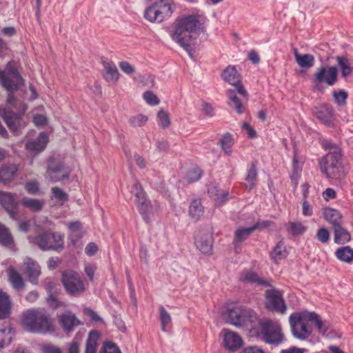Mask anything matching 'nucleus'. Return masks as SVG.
<instances>
[{
    "label": "nucleus",
    "mask_w": 353,
    "mask_h": 353,
    "mask_svg": "<svg viewBox=\"0 0 353 353\" xmlns=\"http://www.w3.org/2000/svg\"><path fill=\"white\" fill-rule=\"evenodd\" d=\"M8 272L9 281L12 288L17 291L22 290L25 287V283L20 274L12 268H9Z\"/></svg>",
    "instance_id": "obj_32"
},
{
    "label": "nucleus",
    "mask_w": 353,
    "mask_h": 353,
    "mask_svg": "<svg viewBox=\"0 0 353 353\" xmlns=\"http://www.w3.org/2000/svg\"><path fill=\"white\" fill-rule=\"evenodd\" d=\"M42 353H61V350L59 347L51 343L43 344L41 346Z\"/></svg>",
    "instance_id": "obj_57"
},
{
    "label": "nucleus",
    "mask_w": 353,
    "mask_h": 353,
    "mask_svg": "<svg viewBox=\"0 0 353 353\" xmlns=\"http://www.w3.org/2000/svg\"><path fill=\"white\" fill-rule=\"evenodd\" d=\"M338 81V69L336 66H321L316 69L312 79V83H323L333 86Z\"/></svg>",
    "instance_id": "obj_15"
},
{
    "label": "nucleus",
    "mask_w": 353,
    "mask_h": 353,
    "mask_svg": "<svg viewBox=\"0 0 353 353\" xmlns=\"http://www.w3.org/2000/svg\"><path fill=\"white\" fill-rule=\"evenodd\" d=\"M229 322L236 327H243L252 333V328L256 327L259 319L256 313L250 308L236 307L229 311Z\"/></svg>",
    "instance_id": "obj_6"
},
{
    "label": "nucleus",
    "mask_w": 353,
    "mask_h": 353,
    "mask_svg": "<svg viewBox=\"0 0 353 353\" xmlns=\"http://www.w3.org/2000/svg\"><path fill=\"white\" fill-rule=\"evenodd\" d=\"M288 230L293 236H296L303 234L305 231V228L300 222H290Z\"/></svg>",
    "instance_id": "obj_47"
},
{
    "label": "nucleus",
    "mask_w": 353,
    "mask_h": 353,
    "mask_svg": "<svg viewBox=\"0 0 353 353\" xmlns=\"http://www.w3.org/2000/svg\"><path fill=\"white\" fill-rule=\"evenodd\" d=\"M341 154H327L319 160V168L327 178L341 179L345 176L344 168L341 162Z\"/></svg>",
    "instance_id": "obj_7"
},
{
    "label": "nucleus",
    "mask_w": 353,
    "mask_h": 353,
    "mask_svg": "<svg viewBox=\"0 0 353 353\" xmlns=\"http://www.w3.org/2000/svg\"><path fill=\"white\" fill-rule=\"evenodd\" d=\"M61 281L67 293L72 296H79L85 291V286L81 277L74 270L64 271Z\"/></svg>",
    "instance_id": "obj_12"
},
{
    "label": "nucleus",
    "mask_w": 353,
    "mask_h": 353,
    "mask_svg": "<svg viewBox=\"0 0 353 353\" xmlns=\"http://www.w3.org/2000/svg\"><path fill=\"white\" fill-rule=\"evenodd\" d=\"M229 192L228 191L221 190L217 197H215V203L217 205H221L224 204L229 198Z\"/></svg>",
    "instance_id": "obj_58"
},
{
    "label": "nucleus",
    "mask_w": 353,
    "mask_h": 353,
    "mask_svg": "<svg viewBox=\"0 0 353 353\" xmlns=\"http://www.w3.org/2000/svg\"><path fill=\"white\" fill-rule=\"evenodd\" d=\"M100 353H121L119 347L113 342H105Z\"/></svg>",
    "instance_id": "obj_52"
},
{
    "label": "nucleus",
    "mask_w": 353,
    "mask_h": 353,
    "mask_svg": "<svg viewBox=\"0 0 353 353\" xmlns=\"http://www.w3.org/2000/svg\"><path fill=\"white\" fill-rule=\"evenodd\" d=\"M160 321L161 330L166 331V325L171 323L172 319L170 314L165 310L163 306L159 307Z\"/></svg>",
    "instance_id": "obj_45"
},
{
    "label": "nucleus",
    "mask_w": 353,
    "mask_h": 353,
    "mask_svg": "<svg viewBox=\"0 0 353 353\" xmlns=\"http://www.w3.org/2000/svg\"><path fill=\"white\" fill-rule=\"evenodd\" d=\"M222 78L224 81L233 85L238 93L244 97L248 96L246 90L244 89L242 83L239 79V74L233 65H228L222 72Z\"/></svg>",
    "instance_id": "obj_16"
},
{
    "label": "nucleus",
    "mask_w": 353,
    "mask_h": 353,
    "mask_svg": "<svg viewBox=\"0 0 353 353\" xmlns=\"http://www.w3.org/2000/svg\"><path fill=\"white\" fill-rule=\"evenodd\" d=\"M21 323L24 329L32 333L52 332L54 326L49 314L44 309L28 310L23 313Z\"/></svg>",
    "instance_id": "obj_3"
},
{
    "label": "nucleus",
    "mask_w": 353,
    "mask_h": 353,
    "mask_svg": "<svg viewBox=\"0 0 353 353\" xmlns=\"http://www.w3.org/2000/svg\"><path fill=\"white\" fill-rule=\"evenodd\" d=\"M294 54L296 63L302 68L308 69L314 64V57L310 54H301L296 48L294 49Z\"/></svg>",
    "instance_id": "obj_29"
},
{
    "label": "nucleus",
    "mask_w": 353,
    "mask_h": 353,
    "mask_svg": "<svg viewBox=\"0 0 353 353\" xmlns=\"http://www.w3.org/2000/svg\"><path fill=\"white\" fill-rule=\"evenodd\" d=\"M0 203L3 208L10 214L12 219H14L18 213V202L16 201L15 194L10 192L0 191Z\"/></svg>",
    "instance_id": "obj_18"
},
{
    "label": "nucleus",
    "mask_w": 353,
    "mask_h": 353,
    "mask_svg": "<svg viewBox=\"0 0 353 353\" xmlns=\"http://www.w3.org/2000/svg\"><path fill=\"white\" fill-rule=\"evenodd\" d=\"M21 203L26 208L31 210L34 212H38L41 210L44 202L43 200L36 199H30L28 197H24L21 200Z\"/></svg>",
    "instance_id": "obj_40"
},
{
    "label": "nucleus",
    "mask_w": 353,
    "mask_h": 353,
    "mask_svg": "<svg viewBox=\"0 0 353 353\" xmlns=\"http://www.w3.org/2000/svg\"><path fill=\"white\" fill-rule=\"evenodd\" d=\"M316 238L322 243H327L330 239V232L326 228H321L316 232Z\"/></svg>",
    "instance_id": "obj_53"
},
{
    "label": "nucleus",
    "mask_w": 353,
    "mask_h": 353,
    "mask_svg": "<svg viewBox=\"0 0 353 353\" xmlns=\"http://www.w3.org/2000/svg\"><path fill=\"white\" fill-rule=\"evenodd\" d=\"M237 92H238L236 89L228 90V97L230 100V101L228 102V105L231 108L234 110L236 113H238L239 114H241L245 111V107L243 106L240 99L237 97Z\"/></svg>",
    "instance_id": "obj_28"
},
{
    "label": "nucleus",
    "mask_w": 353,
    "mask_h": 353,
    "mask_svg": "<svg viewBox=\"0 0 353 353\" xmlns=\"http://www.w3.org/2000/svg\"><path fill=\"white\" fill-rule=\"evenodd\" d=\"M245 180L246 181L245 187L250 191L254 188L257 180V170L254 163L252 162L250 165Z\"/></svg>",
    "instance_id": "obj_33"
},
{
    "label": "nucleus",
    "mask_w": 353,
    "mask_h": 353,
    "mask_svg": "<svg viewBox=\"0 0 353 353\" xmlns=\"http://www.w3.org/2000/svg\"><path fill=\"white\" fill-rule=\"evenodd\" d=\"M48 142L47 134L45 132H41L35 140L28 141L26 148L30 151L41 152L46 148Z\"/></svg>",
    "instance_id": "obj_25"
},
{
    "label": "nucleus",
    "mask_w": 353,
    "mask_h": 353,
    "mask_svg": "<svg viewBox=\"0 0 353 353\" xmlns=\"http://www.w3.org/2000/svg\"><path fill=\"white\" fill-rule=\"evenodd\" d=\"M99 336V332L97 330L90 332L86 340L85 353H96L97 341Z\"/></svg>",
    "instance_id": "obj_37"
},
{
    "label": "nucleus",
    "mask_w": 353,
    "mask_h": 353,
    "mask_svg": "<svg viewBox=\"0 0 353 353\" xmlns=\"http://www.w3.org/2000/svg\"><path fill=\"white\" fill-rule=\"evenodd\" d=\"M143 97L146 103L150 105H157L159 103V100L157 95L150 91L145 92Z\"/></svg>",
    "instance_id": "obj_54"
},
{
    "label": "nucleus",
    "mask_w": 353,
    "mask_h": 353,
    "mask_svg": "<svg viewBox=\"0 0 353 353\" xmlns=\"http://www.w3.org/2000/svg\"><path fill=\"white\" fill-rule=\"evenodd\" d=\"M302 212L305 216H311L313 214L312 208L307 200L303 202Z\"/></svg>",
    "instance_id": "obj_60"
},
{
    "label": "nucleus",
    "mask_w": 353,
    "mask_h": 353,
    "mask_svg": "<svg viewBox=\"0 0 353 353\" xmlns=\"http://www.w3.org/2000/svg\"><path fill=\"white\" fill-rule=\"evenodd\" d=\"M71 169L65 166L60 161H50L46 173V177L52 182H59L70 177Z\"/></svg>",
    "instance_id": "obj_14"
},
{
    "label": "nucleus",
    "mask_w": 353,
    "mask_h": 353,
    "mask_svg": "<svg viewBox=\"0 0 353 353\" xmlns=\"http://www.w3.org/2000/svg\"><path fill=\"white\" fill-rule=\"evenodd\" d=\"M321 144L323 148L328 151L327 154H341V150L339 146L330 139H323Z\"/></svg>",
    "instance_id": "obj_44"
},
{
    "label": "nucleus",
    "mask_w": 353,
    "mask_h": 353,
    "mask_svg": "<svg viewBox=\"0 0 353 353\" xmlns=\"http://www.w3.org/2000/svg\"><path fill=\"white\" fill-rule=\"evenodd\" d=\"M173 11L174 6L169 0H160L145 9L144 17L151 22L161 23L170 18Z\"/></svg>",
    "instance_id": "obj_8"
},
{
    "label": "nucleus",
    "mask_w": 353,
    "mask_h": 353,
    "mask_svg": "<svg viewBox=\"0 0 353 353\" xmlns=\"http://www.w3.org/2000/svg\"><path fill=\"white\" fill-rule=\"evenodd\" d=\"M233 143L232 136L229 132L224 134L222 139L219 141V144L222 150L228 155L231 153L230 148L233 145Z\"/></svg>",
    "instance_id": "obj_43"
},
{
    "label": "nucleus",
    "mask_w": 353,
    "mask_h": 353,
    "mask_svg": "<svg viewBox=\"0 0 353 353\" xmlns=\"http://www.w3.org/2000/svg\"><path fill=\"white\" fill-rule=\"evenodd\" d=\"M203 175V171L198 167L193 168L189 170L186 174V179L188 183L196 181L201 179Z\"/></svg>",
    "instance_id": "obj_46"
},
{
    "label": "nucleus",
    "mask_w": 353,
    "mask_h": 353,
    "mask_svg": "<svg viewBox=\"0 0 353 353\" xmlns=\"http://www.w3.org/2000/svg\"><path fill=\"white\" fill-rule=\"evenodd\" d=\"M307 321L314 322L318 332L323 335L329 336L330 334V324L321 321L315 312H294L289 317L292 332L294 337L304 340L311 334L312 331L309 329Z\"/></svg>",
    "instance_id": "obj_1"
},
{
    "label": "nucleus",
    "mask_w": 353,
    "mask_h": 353,
    "mask_svg": "<svg viewBox=\"0 0 353 353\" xmlns=\"http://www.w3.org/2000/svg\"><path fill=\"white\" fill-rule=\"evenodd\" d=\"M287 250L286 248L284 245L283 241H279L276 245L274 248V249L270 252V256L272 259H273L275 262H278L279 261L284 259L287 256Z\"/></svg>",
    "instance_id": "obj_38"
},
{
    "label": "nucleus",
    "mask_w": 353,
    "mask_h": 353,
    "mask_svg": "<svg viewBox=\"0 0 353 353\" xmlns=\"http://www.w3.org/2000/svg\"><path fill=\"white\" fill-rule=\"evenodd\" d=\"M97 251H98L97 245H96V243H92V242L89 243L85 248V252L86 254L90 256H94L97 253Z\"/></svg>",
    "instance_id": "obj_61"
},
{
    "label": "nucleus",
    "mask_w": 353,
    "mask_h": 353,
    "mask_svg": "<svg viewBox=\"0 0 353 353\" xmlns=\"http://www.w3.org/2000/svg\"><path fill=\"white\" fill-rule=\"evenodd\" d=\"M85 314L87 316H88L93 321H95V322L102 321V319L97 314V312L90 308H85Z\"/></svg>",
    "instance_id": "obj_64"
},
{
    "label": "nucleus",
    "mask_w": 353,
    "mask_h": 353,
    "mask_svg": "<svg viewBox=\"0 0 353 353\" xmlns=\"http://www.w3.org/2000/svg\"><path fill=\"white\" fill-rule=\"evenodd\" d=\"M195 244L203 254H210L212 250V236L208 232L196 234Z\"/></svg>",
    "instance_id": "obj_20"
},
{
    "label": "nucleus",
    "mask_w": 353,
    "mask_h": 353,
    "mask_svg": "<svg viewBox=\"0 0 353 353\" xmlns=\"http://www.w3.org/2000/svg\"><path fill=\"white\" fill-rule=\"evenodd\" d=\"M223 341L225 347L230 351H236L243 345V340L236 333L224 330Z\"/></svg>",
    "instance_id": "obj_22"
},
{
    "label": "nucleus",
    "mask_w": 353,
    "mask_h": 353,
    "mask_svg": "<svg viewBox=\"0 0 353 353\" xmlns=\"http://www.w3.org/2000/svg\"><path fill=\"white\" fill-rule=\"evenodd\" d=\"M335 255L341 261L351 263L353 261V249L349 246L340 248L336 250Z\"/></svg>",
    "instance_id": "obj_39"
},
{
    "label": "nucleus",
    "mask_w": 353,
    "mask_h": 353,
    "mask_svg": "<svg viewBox=\"0 0 353 353\" xmlns=\"http://www.w3.org/2000/svg\"><path fill=\"white\" fill-rule=\"evenodd\" d=\"M333 230L334 232V242L336 243L344 244L350 240V234L341 226V224L333 228Z\"/></svg>",
    "instance_id": "obj_36"
},
{
    "label": "nucleus",
    "mask_w": 353,
    "mask_h": 353,
    "mask_svg": "<svg viewBox=\"0 0 353 353\" xmlns=\"http://www.w3.org/2000/svg\"><path fill=\"white\" fill-rule=\"evenodd\" d=\"M82 228L81 223L77 221L70 222L68 224V228L73 232L71 235V240L74 243L76 240L73 239V236L78 239L81 237L80 230Z\"/></svg>",
    "instance_id": "obj_48"
},
{
    "label": "nucleus",
    "mask_w": 353,
    "mask_h": 353,
    "mask_svg": "<svg viewBox=\"0 0 353 353\" xmlns=\"http://www.w3.org/2000/svg\"><path fill=\"white\" fill-rule=\"evenodd\" d=\"M174 30L172 39L190 54V42L200 34L201 23L196 15H187L176 19L174 23Z\"/></svg>",
    "instance_id": "obj_2"
},
{
    "label": "nucleus",
    "mask_w": 353,
    "mask_h": 353,
    "mask_svg": "<svg viewBox=\"0 0 353 353\" xmlns=\"http://www.w3.org/2000/svg\"><path fill=\"white\" fill-rule=\"evenodd\" d=\"M157 117L159 120V125L160 127L163 128L169 127L170 125V120L167 112L164 111L163 110H161L157 114Z\"/></svg>",
    "instance_id": "obj_50"
},
{
    "label": "nucleus",
    "mask_w": 353,
    "mask_h": 353,
    "mask_svg": "<svg viewBox=\"0 0 353 353\" xmlns=\"http://www.w3.org/2000/svg\"><path fill=\"white\" fill-rule=\"evenodd\" d=\"M59 323L62 329L67 334L73 331L74 327L81 325L82 323L70 311H66L59 317Z\"/></svg>",
    "instance_id": "obj_19"
},
{
    "label": "nucleus",
    "mask_w": 353,
    "mask_h": 353,
    "mask_svg": "<svg viewBox=\"0 0 353 353\" xmlns=\"http://www.w3.org/2000/svg\"><path fill=\"white\" fill-rule=\"evenodd\" d=\"M12 303L7 293L0 290V319L7 318L11 310Z\"/></svg>",
    "instance_id": "obj_31"
},
{
    "label": "nucleus",
    "mask_w": 353,
    "mask_h": 353,
    "mask_svg": "<svg viewBox=\"0 0 353 353\" xmlns=\"http://www.w3.org/2000/svg\"><path fill=\"white\" fill-rule=\"evenodd\" d=\"M53 285L54 283L52 282H49L47 285V288L50 292L48 296V301L51 305V306L57 308L58 307L63 305V304L61 302L59 301L55 297V296L52 294L51 292V288H52Z\"/></svg>",
    "instance_id": "obj_51"
},
{
    "label": "nucleus",
    "mask_w": 353,
    "mask_h": 353,
    "mask_svg": "<svg viewBox=\"0 0 353 353\" xmlns=\"http://www.w3.org/2000/svg\"><path fill=\"white\" fill-rule=\"evenodd\" d=\"M18 172V167L14 164H4L0 168V182L6 185L11 182Z\"/></svg>",
    "instance_id": "obj_23"
},
{
    "label": "nucleus",
    "mask_w": 353,
    "mask_h": 353,
    "mask_svg": "<svg viewBox=\"0 0 353 353\" xmlns=\"http://www.w3.org/2000/svg\"><path fill=\"white\" fill-rule=\"evenodd\" d=\"M26 190L30 194H37L39 190V184L36 181H28L25 185Z\"/></svg>",
    "instance_id": "obj_56"
},
{
    "label": "nucleus",
    "mask_w": 353,
    "mask_h": 353,
    "mask_svg": "<svg viewBox=\"0 0 353 353\" xmlns=\"http://www.w3.org/2000/svg\"><path fill=\"white\" fill-rule=\"evenodd\" d=\"M25 274L28 277V280L32 284L38 283V278L41 274V268L39 263L28 258L24 263Z\"/></svg>",
    "instance_id": "obj_21"
},
{
    "label": "nucleus",
    "mask_w": 353,
    "mask_h": 353,
    "mask_svg": "<svg viewBox=\"0 0 353 353\" xmlns=\"http://www.w3.org/2000/svg\"><path fill=\"white\" fill-rule=\"evenodd\" d=\"M332 97L334 103L339 106L343 107L347 104L348 93L344 90H337L332 92Z\"/></svg>",
    "instance_id": "obj_41"
},
{
    "label": "nucleus",
    "mask_w": 353,
    "mask_h": 353,
    "mask_svg": "<svg viewBox=\"0 0 353 353\" xmlns=\"http://www.w3.org/2000/svg\"><path fill=\"white\" fill-rule=\"evenodd\" d=\"M26 108L21 112H15L9 107H5L0 109V116L2 117L8 128L15 135H19V132L27 126L29 119L25 114Z\"/></svg>",
    "instance_id": "obj_9"
},
{
    "label": "nucleus",
    "mask_w": 353,
    "mask_h": 353,
    "mask_svg": "<svg viewBox=\"0 0 353 353\" xmlns=\"http://www.w3.org/2000/svg\"><path fill=\"white\" fill-rule=\"evenodd\" d=\"M52 193L53 196L58 200L65 202L68 200V194L65 192L62 189L58 187H54L52 188Z\"/></svg>",
    "instance_id": "obj_55"
},
{
    "label": "nucleus",
    "mask_w": 353,
    "mask_h": 353,
    "mask_svg": "<svg viewBox=\"0 0 353 353\" xmlns=\"http://www.w3.org/2000/svg\"><path fill=\"white\" fill-rule=\"evenodd\" d=\"M0 244L9 249L13 250L15 246L14 236L10 229L0 223Z\"/></svg>",
    "instance_id": "obj_27"
},
{
    "label": "nucleus",
    "mask_w": 353,
    "mask_h": 353,
    "mask_svg": "<svg viewBox=\"0 0 353 353\" xmlns=\"http://www.w3.org/2000/svg\"><path fill=\"white\" fill-rule=\"evenodd\" d=\"M240 280L245 283H256L258 285L270 286L269 281L260 278L258 274L252 270H245L241 272Z\"/></svg>",
    "instance_id": "obj_26"
},
{
    "label": "nucleus",
    "mask_w": 353,
    "mask_h": 353,
    "mask_svg": "<svg viewBox=\"0 0 353 353\" xmlns=\"http://www.w3.org/2000/svg\"><path fill=\"white\" fill-rule=\"evenodd\" d=\"M132 193L136 197V203L138 210L145 223L150 221V215L152 212V207L150 201L147 198L142 186L139 183H135L132 187Z\"/></svg>",
    "instance_id": "obj_11"
},
{
    "label": "nucleus",
    "mask_w": 353,
    "mask_h": 353,
    "mask_svg": "<svg viewBox=\"0 0 353 353\" xmlns=\"http://www.w3.org/2000/svg\"><path fill=\"white\" fill-rule=\"evenodd\" d=\"M314 115L327 127H331L334 120V110L331 105L322 104L313 110Z\"/></svg>",
    "instance_id": "obj_17"
},
{
    "label": "nucleus",
    "mask_w": 353,
    "mask_h": 353,
    "mask_svg": "<svg viewBox=\"0 0 353 353\" xmlns=\"http://www.w3.org/2000/svg\"><path fill=\"white\" fill-rule=\"evenodd\" d=\"M325 219L332 225V228L341 224V214L336 210L327 208L323 210Z\"/></svg>",
    "instance_id": "obj_30"
},
{
    "label": "nucleus",
    "mask_w": 353,
    "mask_h": 353,
    "mask_svg": "<svg viewBox=\"0 0 353 353\" xmlns=\"http://www.w3.org/2000/svg\"><path fill=\"white\" fill-rule=\"evenodd\" d=\"M252 336L261 339L267 343L278 345L283 340L281 326L270 319H260L256 327L252 328Z\"/></svg>",
    "instance_id": "obj_4"
},
{
    "label": "nucleus",
    "mask_w": 353,
    "mask_h": 353,
    "mask_svg": "<svg viewBox=\"0 0 353 353\" xmlns=\"http://www.w3.org/2000/svg\"><path fill=\"white\" fill-rule=\"evenodd\" d=\"M119 67L123 72L128 74H131L134 72V68L127 61H121Z\"/></svg>",
    "instance_id": "obj_59"
},
{
    "label": "nucleus",
    "mask_w": 353,
    "mask_h": 353,
    "mask_svg": "<svg viewBox=\"0 0 353 353\" xmlns=\"http://www.w3.org/2000/svg\"><path fill=\"white\" fill-rule=\"evenodd\" d=\"M23 82L18 70L12 64L8 63L6 71L0 70V83L8 92L17 91Z\"/></svg>",
    "instance_id": "obj_10"
},
{
    "label": "nucleus",
    "mask_w": 353,
    "mask_h": 353,
    "mask_svg": "<svg viewBox=\"0 0 353 353\" xmlns=\"http://www.w3.org/2000/svg\"><path fill=\"white\" fill-rule=\"evenodd\" d=\"M28 240L30 244L37 245L42 251L59 252L63 248V236L50 230L41 231L36 236L29 235Z\"/></svg>",
    "instance_id": "obj_5"
},
{
    "label": "nucleus",
    "mask_w": 353,
    "mask_h": 353,
    "mask_svg": "<svg viewBox=\"0 0 353 353\" xmlns=\"http://www.w3.org/2000/svg\"><path fill=\"white\" fill-rule=\"evenodd\" d=\"M202 111L206 116L213 117L214 115V110L212 105L209 103H203L202 105Z\"/></svg>",
    "instance_id": "obj_62"
},
{
    "label": "nucleus",
    "mask_w": 353,
    "mask_h": 353,
    "mask_svg": "<svg viewBox=\"0 0 353 353\" xmlns=\"http://www.w3.org/2000/svg\"><path fill=\"white\" fill-rule=\"evenodd\" d=\"M265 305L268 310L283 314L286 312L287 305L281 292L276 289L267 290L265 293Z\"/></svg>",
    "instance_id": "obj_13"
},
{
    "label": "nucleus",
    "mask_w": 353,
    "mask_h": 353,
    "mask_svg": "<svg viewBox=\"0 0 353 353\" xmlns=\"http://www.w3.org/2000/svg\"><path fill=\"white\" fill-rule=\"evenodd\" d=\"M254 232L252 227L239 228L234 234V243L243 242Z\"/></svg>",
    "instance_id": "obj_42"
},
{
    "label": "nucleus",
    "mask_w": 353,
    "mask_h": 353,
    "mask_svg": "<svg viewBox=\"0 0 353 353\" xmlns=\"http://www.w3.org/2000/svg\"><path fill=\"white\" fill-rule=\"evenodd\" d=\"M336 60L343 78H346L352 74L353 72V68L351 65L350 60L347 57L343 56H337Z\"/></svg>",
    "instance_id": "obj_35"
},
{
    "label": "nucleus",
    "mask_w": 353,
    "mask_h": 353,
    "mask_svg": "<svg viewBox=\"0 0 353 353\" xmlns=\"http://www.w3.org/2000/svg\"><path fill=\"white\" fill-rule=\"evenodd\" d=\"M101 63L104 67L103 77L108 82H116L119 79V72L113 62L102 59Z\"/></svg>",
    "instance_id": "obj_24"
},
{
    "label": "nucleus",
    "mask_w": 353,
    "mask_h": 353,
    "mask_svg": "<svg viewBox=\"0 0 353 353\" xmlns=\"http://www.w3.org/2000/svg\"><path fill=\"white\" fill-rule=\"evenodd\" d=\"M33 121L37 126H44L47 124V119L42 114H37L34 116Z\"/></svg>",
    "instance_id": "obj_63"
},
{
    "label": "nucleus",
    "mask_w": 353,
    "mask_h": 353,
    "mask_svg": "<svg viewBox=\"0 0 353 353\" xmlns=\"http://www.w3.org/2000/svg\"><path fill=\"white\" fill-rule=\"evenodd\" d=\"M148 119L147 116L139 114L130 118L129 122L132 127H141L147 122Z\"/></svg>",
    "instance_id": "obj_49"
},
{
    "label": "nucleus",
    "mask_w": 353,
    "mask_h": 353,
    "mask_svg": "<svg viewBox=\"0 0 353 353\" xmlns=\"http://www.w3.org/2000/svg\"><path fill=\"white\" fill-rule=\"evenodd\" d=\"M204 208L200 199H196L191 201L189 206V215L195 221H198L203 214Z\"/></svg>",
    "instance_id": "obj_34"
}]
</instances>
